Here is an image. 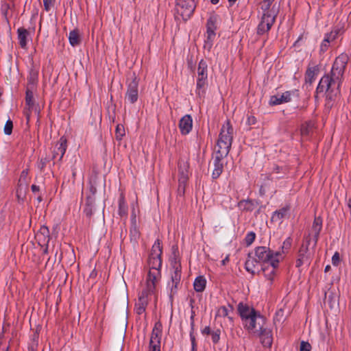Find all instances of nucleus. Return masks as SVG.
<instances>
[{
	"mask_svg": "<svg viewBox=\"0 0 351 351\" xmlns=\"http://www.w3.org/2000/svg\"><path fill=\"white\" fill-rule=\"evenodd\" d=\"M348 60V54L344 53L335 58L330 73L324 75L320 80L317 87V93L326 92L327 97L331 100L339 95L340 86Z\"/></svg>",
	"mask_w": 351,
	"mask_h": 351,
	"instance_id": "obj_1",
	"label": "nucleus"
},
{
	"mask_svg": "<svg viewBox=\"0 0 351 351\" xmlns=\"http://www.w3.org/2000/svg\"><path fill=\"white\" fill-rule=\"evenodd\" d=\"M161 254L162 247L159 240H157L152 246V252L148 259L149 270L143 283L158 287L161 280Z\"/></svg>",
	"mask_w": 351,
	"mask_h": 351,
	"instance_id": "obj_2",
	"label": "nucleus"
},
{
	"mask_svg": "<svg viewBox=\"0 0 351 351\" xmlns=\"http://www.w3.org/2000/svg\"><path fill=\"white\" fill-rule=\"evenodd\" d=\"M233 139V128L229 121L222 125L219 138L215 147V151L222 156H226L230 149Z\"/></svg>",
	"mask_w": 351,
	"mask_h": 351,
	"instance_id": "obj_3",
	"label": "nucleus"
},
{
	"mask_svg": "<svg viewBox=\"0 0 351 351\" xmlns=\"http://www.w3.org/2000/svg\"><path fill=\"white\" fill-rule=\"evenodd\" d=\"M158 288L150 285L142 283L141 291L138 293V300L135 304V311L141 315L145 313L149 301L154 298L156 301L158 299Z\"/></svg>",
	"mask_w": 351,
	"mask_h": 351,
	"instance_id": "obj_4",
	"label": "nucleus"
},
{
	"mask_svg": "<svg viewBox=\"0 0 351 351\" xmlns=\"http://www.w3.org/2000/svg\"><path fill=\"white\" fill-rule=\"evenodd\" d=\"M158 288L150 285L142 283L141 291L138 293V300L135 304V311L141 315L145 313L149 301L154 298L156 301L158 299Z\"/></svg>",
	"mask_w": 351,
	"mask_h": 351,
	"instance_id": "obj_5",
	"label": "nucleus"
},
{
	"mask_svg": "<svg viewBox=\"0 0 351 351\" xmlns=\"http://www.w3.org/2000/svg\"><path fill=\"white\" fill-rule=\"evenodd\" d=\"M196 8L195 0H176L175 17L177 20L186 21L193 14Z\"/></svg>",
	"mask_w": 351,
	"mask_h": 351,
	"instance_id": "obj_6",
	"label": "nucleus"
},
{
	"mask_svg": "<svg viewBox=\"0 0 351 351\" xmlns=\"http://www.w3.org/2000/svg\"><path fill=\"white\" fill-rule=\"evenodd\" d=\"M265 323V319L259 313L256 312L252 317L243 322L245 329L250 332L259 334L262 332Z\"/></svg>",
	"mask_w": 351,
	"mask_h": 351,
	"instance_id": "obj_7",
	"label": "nucleus"
},
{
	"mask_svg": "<svg viewBox=\"0 0 351 351\" xmlns=\"http://www.w3.org/2000/svg\"><path fill=\"white\" fill-rule=\"evenodd\" d=\"M253 255L258 259V261H260L263 265L269 263L271 260L282 258L280 252H273L264 246L257 247Z\"/></svg>",
	"mask_w": 351,
	"mask_h": 351,
	"instance_id": "obj_8",
	"label": "nucleus"
},
{
	"mask_svg": "<svg viewBox=\"0 0 351 351\" xmlns=\"http://www.w3.org/2000/svg\"><path fill=\"white\" fill-rule=\"evenodd\" d=\"M139 79L134 73L132 80L128 84L125 99L130 104L135 103L138 97Z\"/></svg>",
	"mask_w": 351,
	"mask_h": 351,
	"instance_id": "obj_9",
	"label": "nucleus"
},
{
	"mask_svg": "<svg viewBox=\"0 0 351 351\" xmlns=\"http://www.w3.org/2000/svg\"><path fill=\"white\" fill-rule=\"evenodd\" d=\"M161 328L160 323L155 324L150 338L149 351H160Z\"/></svg>",
	"mask_w": 351,
	"mask_h": 351,
	"instance_id": "obj_10",
	"label": "nucleus"
},
{
	"mask_svg": "<svg viewBox=\"0 0 351 351\" xmlns=\"http://www.w3.org/2000/svg\"><path fill=\"white\" fill-rule=\"evenodd\" d=\"M276 17L274 16V13L269 14L262 16L261 21L257 27V34L262 35L267 32L273 25Z\"/></svg>",
	"mask_w": 351,
	"mask_h": 351,
	"instance_id": "obj_11",
	"label": "nucleus"
},
{
	"mask_svg": "<svg viewBox=\"0 0 351 351\" xmlns=\"http://www.w3.org/2000/svg\"><path fill=\"white\" fill-rule=\"evenodd\" d=\"M293 95L298 96V90L286 91L281 95L271 96L269 104L272 106L287 103L291 100Z\"/></svg>",
	"mask_w": 351,
	"mask_h": 351,
	"instance_id": "obj_12",
	"label": "nucleus"
},
{
	"mask_svg": "<svg viewBox=\"0 0 351 351\" xmlns=\"http://www.w3.org/2000/svg\"><path fill=\"white\" fill-rule=\"evenodd\" d=\"M215 21L213 18H210L207 21L206 38L205 40L204 47L210 49L213 44L215 38Z\"/></svg>",
	"mask_w": 351,
	"mask_h": 351,
	"instance_id": "obj_13",
	"label": "nucleus"
},
{
	"mask_svg": "<svg viewBox=\"0 0 351 351\" xmlns=\"http://www.w3.org/2000/svg\"><path fill=\"white\" fill-rule=\"evenodd\" d=\"M245 265L246 270L253 275L258 273L263 266L252 254H249Z\"/></svg>",
	"mask_w": 351,
	"mask_h": 351,
	"instance_id": "obj_14",
	"label": "nucleus"
},
{
	"mask_svg": "<svg viewBox=\"0 0 351 351\" xmlns=\"http://www.w3.org/2000/svg\"><path fill=\"white\" fill-rule=\"evenodd\" d=\"M282 258H276L271 260V262L267 265L263 266L261 270L263 271L264 276L266 278L271 280L275 275L276 269L278 265V263Z\"/></svg>",
	"mask_w": 351,
	"mask_h": 351,
	"instance_id": "obj_15",
	"label": "nucleus"
},
{
	"mask_svg": "<svg viewBox=\"0 0 351 351\" xmlns=\"http://www.w3.org/2000/svg\"><path fill=\"white\" fill-rule=\"evenodd\" d=\"M67 141L65 137L62 136L58 142L55 145L53 149V158H57L58 157V160H60L63 156L64 155L66 148H67Z\"/></svg>",
	"mask_w": 351,
	"mask_h": 351,
	"instance_id": "obj_16",
	"label": "nucleus"
},
{
	"mask_svg": "<svg viewBox=\"0 0 351 351\" xmlns=\"http://www.w3.org/2000/svg\"><path fill=\"white\" fill-rule=\"evenodd\" d=\"M193 119L191 115L186 114L180 119L179 122V128L183 135L188 134L192 130Z\"/></svg>",
	"mask_w": 351,
	"mask_h": 351,
	"instance_id": "obj_17",
	"label": "nucleus"
},
{
	"mask_svg": "<svg viewBox=\"0 0 351 351\" xmlns=\"http://www.w3.org/2000/svg\"><path fill=\"white\" fill-rule=\"evenodd\" d=\"M238 311L242 319L243 323L257 312L253 308L242 303H240L238 305Z\"/></svg>",
	"mask_w": 351,
	"mask_h": 351,
	"instance_id": "obj_18",
	"label": "nucleus"
},
{
	"mask_svg": "<svg viewBox=\"0 0 351 351\" xmlns=\"http://www.w3.org/2000/svg\"><path fill=\"white\" fill-rule=\"evenodd\" d=\"M224 156H221L220 154L216 152V156L214 158V169L213 170L212 176L213 178L216 179L219 177L223 171V163L221 159Z\"/></svg>",
	"mask_w": 351,
	"mask_h": 351,
	"instance_id": "obj_19",
	"label": "nucleus"
},
{
	"mask_svg": "<svg viewBox=\"0 0 351 351\" xmlns=\"http://www.w3.org/2000/svg\"><path fill=\"white\" fill-rule=\"evenodd\" d=\"M274 0H263L261 5V8L263 11V15L265 16L269 14L274 13V16L276 17L277 11L274 8V6L271 7V5Z\"/></svg>",
	"mask_w": 351,
	"mask_h": 351,
	"instance_id": "obj_20",
	"label": "nucleus"
},
{
	"mask_svg": "<svg viewBox=\"0 0 351 351\" xmlns=\"http://www.w3.org/2000/svg\"><path fill=\"white\" fill-rule=\"evenodd\" d=\"M208 77V65L206 61L201 60L197 68V80H206Z\"/></svg>",
	"mask_w": 351,
	"mask_h": 351,
	"instance_id": "obj_21",
	"label": "nucleus"
},
{
	"mask_svg": "<svg viewBox=\"0 0 351 351\" xmlns=\"http://www.w3.org/2000/svg\"><path fill=\"white\" fill-rule=\"evenodd\" d=\"M128 206L123 193H121L119 198V215L121 218L127 217Z\"/></svg>",
	"mask_w": 351,
	"mask_h": 351,
	"instance_id": "obj_22",
	"label": "nucleus"
},
{
	"mask_svg": "<svg viewBox=\"0 0 351 351\" xmlns=\"http://www.w3.org/2000/svg\"><path fill=\"white\" fill-rule=\"evenodd\" d=\"M69 41L72 47L79 45L81 43V37L78 29H73L69 32Z\"/></svg>",
	"mask_w": 351,
	"mask_h": 351,
	"instance_id": "obj_23",
	"label": "nucleus"
},
{
	"mask_svg": "<svg viewBox=\"0 0 351 351\" xmlns=\"http://www.w3.org/2000/svg\"><path fill=\"white\" fill-rule=\"evenodd\" d=\"M206 80H197L195 93L200 99L204 98L206 89Z\"/></svg>",
	"mask_w": 351,
	"mask_h": 351,
	"instance_id": "obj_24",
	"label": "nucleus"
},
{
	"mask_svg": "<svg viewBox=\"0 0 351 351\" xmlns=\"http://www.w3.org/2000/svg\"><path fill=\"white\" fill-rule=\"evenodd\" d=\"M258 335L261 336L262 344L265 347H271L273 341L271 332L263 329Z\"/></svg>",
	"mask_w": 351,
	"mask_h": 351,
	"instance_id": "obj_25",
	"label": "nucleus"
},
{
	"mask_svg": "<svg viewBox=\"0 0 351 351\" xmlns=\"http://www.w3.org/2000/svg\"><path fill=\"white\" fill-rule=\"evenodd\" d=\"M206 285V280L203 276H197L193 282L194 289L197 292H202L204 291Z\"/></svg>",
	"mask_w": 351,
	"mask_h": 351,
	"instance_id": "obj_26",
	"label": "nucleus"
},
{
	"mask_svg": "<svg viewBox=\"0 0 351 351\" xmlns=\"http://www.w3.org/2000/svg\"><path fill=\"white\" fill-rule=\"evenodd\" d=\"M173 274L171 275V282L180 284L181 279V267L179 263L175 261L173 265Z\"/></svg>",
	"mask_w": 351,
	"mask_h": 351,
	"instance_id": "obj_27",
	"label": "nucleus"
},
{
	"mask_svg": "<svg viewBox=\"0 0 351 351\" xmlns=\"http://www.w3.org/2000/svg\"><path fill=\"white\" fill-rule=\"evenodd\" d=\"M188 169L189 165L186 162L179 165V182L180 183L186 182L189 177Z\"/></svg>",
	"mask_w": 351,
	"mask_h": 351,
	"instance_id": "obj_28",
	"label": "nucleus"
},
{
	"mask_svg": "<svg viewBox=\"0 0 351 351\" xmlns=\"http://www.w3.org/2000/svg\"><path fill=\"white\" fill-rule=\"evenodd\" d=\"M28 32L24 28L18 29V39L20 46L25 48L27 46Z\"/></svg>",
	"mask_w": 351,
	"mask_h": 351,
	"instance_id": "obj_29",
	"label": "nucleus"
},
{
	"mask_svg": "<svg viewBox=\"0 0 351 351\" xmlns=\"http://www.w3.org/2000/svg\"><path fill=\"white\" fill-rule=\"evenodd\" d=\"M310 244V239H306L305 243L302 244L299 250L298 256L304 257V258H311V254L308 252V245Z\"/></svg>",
	"mask_w": 351,
	"mask_h": 351,
	"instance_id": "obj_30",
	"label": "nucleus"
},
{
	"mask_svg": "<svg viewBox=\"0 0 351 351\" xmlns=\"http://www.w3.org/2000/svg\"><path fill=\"white\" fill-rule=\"evenodd\" d=\"M239 208L243 211H252L256 207L254 203L252 200H243L239 203Z\"/></svg>",
	"mask_w": 351,
	"mask_h": 351,
	"instance_id": "obj_31",
	"label": "nucleus"
},
{
	"mask_svg": "<svg viewBox=\"0 0 351 351\" xmlns=\"http://www.w3.org/2000/svg\"><path fill=\"white\" fill-rule=\"evenodd\" d=\"M317 75L316 69L314 67L308 68L305 75V81L306 83L311 84L315 80Z\"/></svg>",
	"mask_w": 351,
	"mask_h": 351,
	"instance_id": "obj_32",
	"label": "nucleus"
},
{
	"mask_svg": "<svg viewBox=\"0 0 351 351\" xmlns=\"http://www.w3.org/2000/svg\"><path fill=\"white\" fill-rule=\"evenodd\" d=\"M322 221H313V227H312V232L315 234L314 235V237H315L314 245H315L316 243H317L318 235H319V232H320V230L322 229Z\"/></svg>",
	"mask_w": 351,
	"mask_h": 351,
	"instance_id": "obj_33",
	"label": "nucleus"
},
{
	"mask_svg": "<svg viewBox=\"0 0 351 351\" xmlns=\"http://www.w3.org/2000/svg\"><path fill=\"white\" fill-rule=\"evenodd\" d=\"M288 208H282V209L279 210H276L274 213V215L272 216V219L276 218V219H282V218H287L289 217L288 215Z\"/></svg>",
	"mask_w": 351,
	"mask_h": 351,
	"instance_id": "obj_34",
	"label": "nucleus"
},
{
	"mask_svg": "<svg viewBox=\"0 0 351 351\" xmlns=\"http://www.w3.org/2000/svg\"><path fill=\"white\" fill-rule=\"evenodd\" d=\"M291 242L292 240L290 237L287 238L283 242L282 245L281 247V250L278 251L281 253L282 258H283L282 254L286 253L288 251V250L290 249L291 246Z\"/></svg>",
	"mask_w": 351,
	"mask_h": 351,
	"instance_id": "obj_35",
	"label": "nucleus"
},
{
	"mask_svg": "<svg viewBox=\"0 0 351 351\" xmlns=\"http://www.w3.org/2000/svg\"><path fill=\"white\" fill-rule=\"evenodd\" d=\"M125 135V128L123 125L118 124L115 130L116 138L118 141H121Z\"/></svg>",
	"mask_w": 351,
	"mask_h": 351,
	"instance_id": "obj_36",
	"label": "nucleus"
},
{
	"mask_svg": "<svg viewBox=\"0 0 351 351\" xmlns=\"http://www.w3.org/2000/svg\"><path fill=\"white\" fill-rule=\"evenodd\" d=\"M256 234L254 232H248L245 237V243L247 246L250 245L255 240Z\"/></svg>",
	"mask_w": 351,
	"mask_h": 351,
	"instance_id": "obj_37",
	"label": "nucleus"
},
{
	"mask_svg": "<svg viewBox=\"0 0 351 351\" xmlns=\"http://www.w3.org/2000/svg\"><path fill=\"white\" fill-rule=\"evenodd\" d=\"M12 128H13V123L10 119H8L6 121V123L4 125V128H3V132H4L5 134L10 135L12 132Z\"/></svg>",
	"mask_w": 351,
	"mask_h": 351,
	"instance_id": "obj_38",
	"label": "nucleus"
},
{
	"mask_svg": "<svg viewBox=\"0 0 351 351\" xmlns=\"http://www.w3.org/2000/svg\"><path fill=\"white\" fill-rule=\"evenodd\" d=\"M229 308H227L226 306H221L220 308H218L217 311V316L218 317H227L229 315Z\"/></svg>",
	"mask_w": 351,
	"mask_h": 351,
	"instance_id": "obj_39",
	"label": "nucleus"
},
{
	"mask_svg": "<svg viewBox=\"0 0 351 351\" xmlns=\"http://www.w3.org/2000/svg\"><path fill=\"white\" fill-rule=\"evenodd\" d=\"M220 334L221 332L219 329L214 330L213 332H211L210 337L213 343L215 344L219 342L220 339Z\"/></svg>",
	"mask_w": 351,
	"mask_h": 351,
	"instance_id": "obj_40",
	"label": "nucleus"
},
{
	"mask_svg": "<svg viewBox=\"0 0 351 351\" xmlns=\"http://www.w3.org/2000/svg\"><path fill=\"white\" fill-rule=\"evenodd\" d=\"M26 104L29 106V108H32L33 106V94L30 91L26 92V97H25Z\"/></svg>",
	"mask_w": 351,
	"mask_h": 351,
	"instance_id": "obj_41",
	"label": "nucleus"
},
{
	"mask_svg": "<svg viewBox=\"0 0 351 351\" xmlns=\"http://www.w3.org/2000/svg\"><path fill=\"white\" fill-rule=\"evenodd\" d=\"M45 10L49 12L53 8L55 0H43Z\"/></svg>",
	"mask_w": 351,
	"mask_h": 351,
	"instance_id": "obj_42",
	"label": "nucleus"
},
{
	"mask_svg": "<svg viewBox=\"0 0 351 351\" xmlns=\"http://www.w3.org/2000/svg\"><path fill=\"white\" fill-rule=\"evenodd\" d=\"M178 285L179 284L173 283V282L171 281L168 283V288L170 290V297L177 292Z\"/></svg>",
	"mask_w": 351,
	"mask_h": 351,
	"instance_id": "obj_43",
	"label": "nucleus"
},
{
	"mask_svg": "<svg viewBox=\"0 0 351 351\" xmlns=\"http://www.w3.org/2000/svg\"><path fill=\"white\" fill-rule=\"evenodd\" d=\"M84 213L86 217H91L93 212V206L92 204H87L84 208Z\"/></svg>",
	"mask_w": 351,
	"mask_h": 351,
	"instance_id": "obj_44",
	"label": "nucleus"
},
{
	"mask_svg": "<svg viewBox=\"0 0 351 351\" xmlns=\"http://www.w3.org/2000/svg\"><path fill=\"white\" fill-rule=\"evenodd\" d=\"M309 263V259L304 258V257L298 256V258L296 261V267H300L303 264H308Z\"/></svg>",
	"mask_w": 351,
	"mask_h": 351,
	"instance_id": "obj_45",
	"label": "nucleus"
},
{
	"mask_svg": "<svg viewBox=\"0 0 351 351\" xmlns=\"http://www.w3.org/2000/svg\"><path fill=\"white\" fill-rule=\"evenodd\" d=\"M337 33L336 32H330V34H327L325 35L324 40H327L328 43L330 44V42L333 41L336 38Z\"/></svg>",
	"mask_w": 351,
	"mask_h": 351,
	"instance_id": "obj_46",
	"label": "nucleus"
},
{
	"mask_svg": "<svg viewBox=\"0 0 351 351\" xmlns=\"http://www.w3.org/2000/svg\"><path fill=\"white\" fill-rule=\"evenodd\" d=\"M136 204H132L131 219H136V218L138 217V210L136 209Z\"/></svg>",
	"mask_w": 351,
	"mask_h": 351,
	"instance_id": "obj_47",
	"label": "nucleus"
},
{
	"mask_svg": "<svg viewBox=\"0 0 351 351\" xmlns=\"http://www.w3.org/2000/svg\"><path fill=\"white\" fill-rule=\"evenodd\" d=\"M311 346L310 343L302 341L300 344V351H311Z\"/></svg>",
	"mask_w": 351,
	"mask_h": 351,
	"instance_id": "obj_48",
	"label": "nucleus"
},
{
	"mask_svg": "<svg viewBox=\"0 0 351 351\" xmlns=\"http://www.w3.org/2000/svg\"><path fill=\"white\" fill-rule=\"evenodd\" d=\"M340 261L339 254L338 252H335L332 257V263L333 265L337 266Z\"/></svg>",
	"mask_w": 351,
	"mask_h": 351,
	"instance_id": "obj_49",
	"label": "nucleus"
},
{
	"mask_svg": "<svg viewBox=\"0 0 351 351\" xmlns=\"http://www.w3.org/2000/svg\"><path fill=\"white\" fill-rule=\"evenodd\" d=\"M329 44L328 43L327 40H323L321 45H320V51L324 53L327 51L328 48Z\"/></svg>",
	"mask_w": 351,
	"mask_h": 351,
	"instance_id": "obj_50",
	"label": "nucleus"
},
{
	"mask_svg": "<svg viewBox=\"0 0 351 351\" xmlns=\"http://www.w3.org/2000/svg\"><path fill=\"white\" fill-rule=\"evenodd\" d=\"M131 236L134 239L138 237V232L136 230V227H134L133 229L131 230Z\"/></svg>",
	"mask_w": 351,
	"mask_h": 351,
	"instance_id": "obj_51",
	"label": "nucleus"
},
{
	"mask_svg": "<svg viewBox=\"0 0 351 351\" xmlns=\"http://www.w3.org/2000/svg\"><path fill=\"white\" fill-rule=\"evenodd\" d=\"M213 330H212L210 327L207 326L202 330V333L204 335H210L211 332H213Z\"/></svg>",
	"mask_w": 351,
	"mask_h": 351,
	"instance_id": "obj_52",
	"label": "nucleus"
},
{
	"mask_svg": "<svg viewBox=\"0 0 351 351\" xmlns=\"http://www.w3.org/2000/svg\"><path fill=\"white\" fill-rule=\"evenodd\" d=\"M191 341L193 350H194V348L196 347L195 339V337H193L191 335Z\"/></svg>",
	"mask_w": 351,
	"mask_h": 351,
	"instance_id": "obj_53",
	"label": "nucleus"
},
{
	"mask_svg": "<svg viewBox=\"0 0 351 351\" xmlns=\"http://www.w3.org/2000/svg\"><path fill=\"white\" fill-rule=\"evenodd\" d=\"M32 191L34 192V193H36V192H38L39 191V186L35 185V184H33L32 185Z\"/></svg>",
	"mask_w": 351,
	"mask_h": 351,
	"instance_id": "obj_54",
	"label": "nucleus"
},
{
	"mask_svg": "<svg viewBox=\"0 0 351 351\" xmlns=\"http://www.w3.org/2000/svg\"><path fill=\"white\" fill-rule=\"evenodd\" d=\"M229 261V257L227 256L222 261V265H226V263Z\"/></svg>",
	"mask_w": 351,
	"mask_h": 351,
	"instance_id": "obj_55",
	"label": "nucleus"
},
{
	"mask_svg": "<svg viewBox=\"0 0 351 351\" xmlns=\"http://www.w3.org/2000/svg\"><path fill=\"white\" fill-rule=\"evenodd\" d=\"M248 120L250 123L254 124L255 123V119L254 117L249 118Z\"/></svg>",
	"mask_w": 351,
	"mask_h": 351,
	"instance_id": "obj_56",
	"label": "nucleus"
},
{
	"mask_svg": "<svg viewBox=\"0 0 351 351\" xmlns=\"http://www.w3.org/2000/svg\"><path fill=\"white\" fill-rule=\"evenodd\" d=\"M210 1L214 5L217 4L219 3V0H210Z\"/></svg>",
	"mask_w": 351,
	"mask_h": 351,
	"instance_id": "obj_57",
	"label": "nucleus"
},
{
	"mask_svg": "<svg viewBox=\"0 0 351 351\" xmlns=\"http://www.w3.org/2000/svg\"><path fill=\"white\" fill-rule=\"evenodd\" d=\"M237 0H228L229 3L232 5L236 2Z\"/></svg>",
	"mask_w": 351,
	"mask_h": 351,
	"instance_id": "obj_58",
	"label": "nucleus"
},
{
	"mask_svg": "<svg viewBox=\"0 0 351 351\" xmlns=\"http://www.w3.org/2000/svg\"><path fill=\"white\" fill-rule=\"evenodd\" d=\"M329 268H330L329 265L326 266L325 268V271H328L329 269Z\"/></svg>",
	"mask_w": 351,
	"mask_h": 351,
	"instance_id": "obj_59",
	"label": "nucleus"
},
{
	"mask_svg": "<svg viewBox=\"0 0 351 351\" xmlns=\"http://www.w3.org/2000/svg\"><path fill=\"white\" fill-rule=\"evenodd\" d=\"M22 174H23V175H25V174H26V172H25V171H23Z\"/></svg>",
	"mask_w": 351,
	"mask_h": 351,
	"instance_id": "obj_60",
	"label": "nucleus"
},
{
	"mask_svg": "<svg viewBox=\"0 0 351 351\" xmlns=\"http://www.w3.org/2000/svg\"><path fill=\"white\" fill-rule=\"evenodd\" d=\"M192 351H196L195 347L194 348V350L192 349Z\"/></svg>",
	"mask_w": 351,
	"mask_h": 351,
	"instance_id": "obj_61",
	"label": "nucleus"
}]
</instances>
